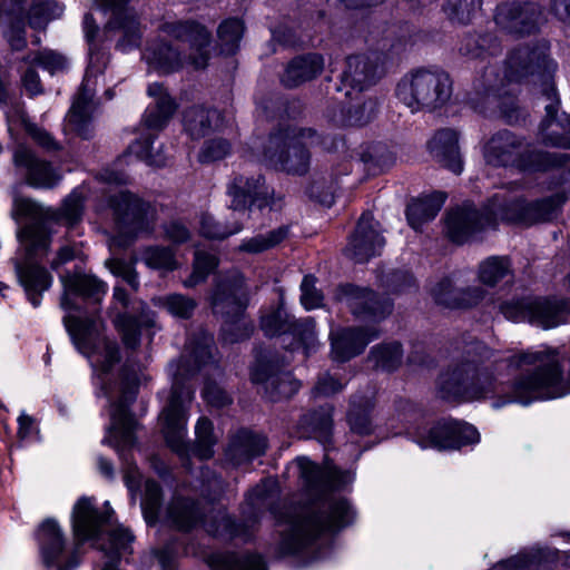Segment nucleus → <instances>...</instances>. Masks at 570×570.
<instances>
[{
    "mask_svg": "<svg viewBox=\"0 0 570 570\" xmlns=\"http://www.w3.org/2000/svg\"><path fill=\"white\" fill-rule=\"evenodd\" d=\"M492 352L481 342H472L464 348V358L451 372L440 377L439 386L444 399L476 401L494 399L499 409L512 402L529 404L535 400L561 396V367L556 350L541 347L513 353L494 361Z\"/></svg>",
    "mask_w": 570,
    "mask_h": 570,
    "instance_id": "1",
    "label": "nucleus"
},
{
    "mask_svg": "<svg viewBox=\"0 0 570 570\" xmlns=\"http://www.w3.org/2000/svg\"><path fill=\"white\" fill-rule=\"evenodd\" d=\"M556 63L549 58L543 46L529 45L515 48L505 62L504 78L509 81H521L529 76H537L539 86V100L543 104L546 118L540 125L541 141L546 146L570 148V119L567 120L564 135L561 124L556 121L560 99L552 81Z\"/></svg>",
    "mask_w": 570,
    "mask_h": 570,
    "instance_id": "2",
    "label": "nucleus"
},
{
    "mask_svg": "<svg viewBox=\"0 0 570 570\" xmlns=\"http://www.w3.org/2000/svg\"><path fill=\"white\" fill-rule=\"evenodd\" d=\"M213 337L202 333L199 337L190 340L177 363L169 365L173 376L171 395L168 405L161 412L163 432L167 444L179 455L187 454L185 442L187 410L194 396L193 389L187 384L202 365L213 357Z\"/></svg>",
    "mask_w": 570,
    "mask_h": 570,
    "instance_id": "3",
    "label": "nucleus"
},
{
    "mask_svg": "<svg viewBox=\"0 0 570 570\" xmlns=\"http://www.w3.org/2000/svg\"><path fill=\"white\" fill-rule=\"evenodd\" d=\"M13 212L19 217L30 218L18 234L24 249L23 257L14 263L19 282L24 287L30 303L37 307L40 305L41 293L47 291L52 282L46 268L37 263L39 257L47 254L50 238L42 222L43 208L30 198L16 197Z\"/></svg>",
    "mask_w": 570,
    "mask_h": 570,
    "instance_id": "4",
    "label": "nucleus"
},
{
    "mask_svg": "<svg viewBox=\"0 0 570 570\" xmlns=\"http://www.w3.org/2000/svg\"><path fill=\"white\" fill-rule=\"evenodd\" d=\"M104 522L105 515L94 507L89 499L78 500L72 512V530L76 542L75 547L68 551L59 524L52 519L43 521L38 530V542L43 564L55 567L57 570L77 568L80 546L87 540L97 538Z\"/></svg>",
    "mask_w": 570,
    "mask_h": 570,
    "instance_id": "5",
    "label": "nucleus"
},
{
    "mask_svg": "<svg viewBox=\"0 0 570 570\" xmlns=\"http://www.w3.org/2000/svg\"><path fill=\"white\" fill-rule=\"evenodd\" d=\"M353 510L346 499L330 498L317 509L306 508L289 515L282 532L279 552L297 554L313 546L325 531L335 530L348 524L353 519Z\"/></svg>",
    "mask_w": 570,
    "mask_h": 570,
    "instance_id": "6",
    "label": "nucleus"
},
{
    "mask_svg": "<svg viewBox=\"0 0 570 570\" xmlns=\"http://www.w3.org/2000/svg\"><path fill=\"white\" fill-rule=\"evenodd\" d=\"M164 33L175 38L180 42L189 43L195 53L185 57L179 47H174L167 42H155L150 45L144 58L150 69L158 73H171L178 71L186 65L195 69H202L207 66L209 52L207 50L210 43V32L202 24L195 21H175L166 22L161 26Z\"/></svg>",
    "mask_w": 570,
    "mask_h": 570,
    "instance_id": "7",
    "label": "nucleus"
},
{
    "mask_svg": "<svg viewBox=\"0 0 570 570\" xmlns=\"http://www.w3.org/2000/svg\"><path fill=\"white\" fill-rule=\"evenodd\" d=\"M336 138L322 137L312 128L287 127L273 132L261 160L288 174H304L309 166L307 147L321 145L326 150L337 148Z\"/></svg>",
    "mask_w": 570,
    "mask_h": 570,
    "instance_id": "8",
    "label": "nucleus"
},
{
    "mask_svg": "<svg viewBox=\"0 0 570 570\" xmlns=\"http://www.w3.org/2000/svg\"><path fill=\"white\" fill-rule=\"evenodd\" d=\"M483 156L491 166L512 167L519 171H543L570 160V155L566 153L531 150L522 137L509 130L492 135L483 147Z\"/></svg>",
    "mask_w": 570,
    "mask_h": 570,
    "instance_id": "9",
    "label": "nucleus"
},
{
    "mask_svg": "<svg viewBox=\"0 0 570 570\" xmlns=\"http://www.w3.org/2000/svg\"><path fill=\"white\" fill-rule=\"evenodd\" d=\"M248 289L244 277L237 271L222 277L216 283L212 295V308L222 317V335L228 343L246 340L254 331V325L246 316Z\"/></svg>",
    "mask_w": 570,
    "mask_h": 570,
    "instance_id": "10",
    "label": "nucleus"
},
{
    "mask_svg": "<svg viewBox=\"0 0 570 570\" xmlns=\"http://www.w3.org/2000/svg\"><path fill=\"white\" fill-rule=\"evenodd\" d=\"M395 95L399 101L412 112L431 111L449 101L452 95V82L445 72L417 69L399 81Z\"/></svg>",
    "mask_w": 570,
    "mask_h": 570,
    "instance_id": "11",
    "label": "nucleus"
},
{
    "mask_svg": "<svg viewBox=\"0 0 570 570\" xmlns=\"http://www.w3.org/2000/svg\"><path fill=\"white\" fill-rule=\"evenodd\" d=\"M65 326L76 348L86 357L100 355L101 371L108 373L119 362V348L116 342L101 334V323L92 317H77L67 315Z\"/></svg>",
    "mask_w": 570,
    "mask_h": 570,
    "instance_id": "12",
    "label": "nucleus"
},
{
    "mask_svg": "<svg viewBox=\"0 0 570 570\" xmlns=\"http://www.w3.org/2000/svg\"><path fill=\"white\" fill-rule=\"evenodd\" d=\"M521 184L510 183L505 189L492 196L493 207H498L500 220L534 224L553 218L557 208L562 203L561 197L554 195L539 200L527 203L524 198L512 195Z\"/></svg>",
    "mask_w": 570,
    "mask_h": 570,
    "instance_id": "13",
    "label": "nucleus"
},
{
    "mask_svg": "<svg viewBox=\"0 0 570 570\" xmlns=\"http://www.w3.org/2000/svg\"><path fill=\"white\" fill-rule=\"evenodd\" d=\"M500 311L508 320H529L531 323L550 328L567 321L570 314V302L566 299L523 298L502 303Z\"/></svg>",
    "mask_w": 570,
    "mask_h": 570,
    "instance_id": "14",
    "label": "nucleus"
},
{
    "mask_svg": "<svg viewBox=\"0 0 570 570\" xmlns=\"http://www.w3.org/2000/svg\"><path fill=\"white\" fill-rule=\"evenodd\" d=\"M107 61L108 57L104 52H91L86 76L67 115L68 128L83 138H88L90 132L89 125L95 109L96 77L104 71Z\"/></svg>",
    "mask_w": 570,
    "mask_h": 570,
    "instance_id": "15",
    "label": "nucleus"
},
{
    "mask_svg": "<svg viewBox=\"0 0 570 570\" xmlns=\"http://www.w3.org/2000/svg\"><path fill=\"white\" fill-rule=\"evenodd\" d=\"M120 233L131 239L150 234L156 222V209L129 191H120L110 198Z\"/></svg>",
    "mask_w": 570,
    "mask_h": 570,
    "instance_id": "16",
    "label": "nucleus"
},
{
    "mask_svg": "<svg viewBox=\"0 0 570 570\" xmlns=\"http://www.w3.org/2000/svg\"><path fill=\"white\" fill-rule=\"evenodd\" d=\"M136 395L135 379L124 376L120 384V397L111 404V422L104 442L114 446L118 452L135 444L134 431L136 421L128 412V405ZM122 456V453H120Z\"/></svg>",
    "mask_w": 570,
    "mask_h": 570,
    "instance_id": "17",
    "label": "nucleus"
},
{
    "mask_svg": "<svg viewBox=\"0 0 570 570\" xmlns=\"http://www.w3.org/2000/svg\"><path fill=\"white\" fill-rule=\"evenodd\" d=\"M479 439L480 434L473 425L454 420L440 421L417 435L422 448L438 450L459 449Z\"/></svg>",
    "mask_w": 570,
    "mask_h": 570,
    "instance_id": "18",
    "label": "nucleus"
},
{
    "mask_svg": "<svg viewBox=\"0 0 570 570\" xmlns=\"http://www.w3.org/2000/svg\"><path fill=\"white\" fill-rule=\"evenodd\" d=\"M227 194L230 196V208L234 212H245L248 206L259 209L274 205L273 189L265 184L262 175L237 174L228 184Z\"/></svg>",
    "mask_w": 570,
    "mask_h": 570,
    "instance_id": "19",
    "label": "nucleus"
},
{
    "mask_svg": "<svg viewBox=\"0 0 570 570\" xmlns=\"http://www.w3.org/2000/svg\"><path fill=\"white\" fill-rule=\"evenodd\" d=\"M495 214H498V207H493L492 198L484 208V213H479L472 205L456 208L448 215V235L453 242L463 243L474 233L494 226L500 220Z\"/></svg>",
    "mask_w": 570,
    "mask_h": 570,
    "instance_id": "20",
    "label": "nucleus"
},
{
    "mask_svg": "<svg viewBox=\"0 0 570 570\" xmlns=\"http://www.w3.org/2000/svg\"><path fill=\"white\" fill-rule=\"evenodd\" d=\"M336 298L346 304L353 315L363 320H382L392 312L393 306L389 298H380L373 291L354 285L341 286Z\"/></svg>",
    "mask_w": 570,
    "mask_h": 570,
    "instance_id": "21",
    "label": "nucleus"
},
{
    "mask_svg": "<svg viewBox=\"0 0 570 570\" xmlns=\"http://www.w3.org/2000/svg\"><path fill=\"white\" fill-rule=\"evenodd\" d=\"M385 239L380 233L379 223L371 213H364L350 237L345 255L355 263H365L382 253Z\"/></svg>",
    "mask_w": 570,
    "mask_h": 570,
    "instance_id": "22",
    "label": "nucleus"
},
{
    "mask_svg": "<svg viewBox=\"0 0 570 570\" xmlns=\"http://www.w3.org/2000/svg\"><path fill=\"white\" fill-rule=\"evenodd\" d=\"M540 17L541 10L537 3L513 1L499 4L494 20L510 33L530 35L537 30Z\"/></svg>",
    "mask_w": 570,
    "mask_h": 570,
    "instance_id": "23",
    "label": "nucleus"
},
{
    "mask_svg": "<svg viewBox=\"0 0 570 570\" xmlns=\"http://www.w3.org/2000/svg\"><path fill=\"white\" fill-rule=\"evenodd\" d=\"M124 2L125 0H95L98 8L112 12L108 24L120 33L117 48L128 51L140 45L141 31L135 12L125 8Z\"/></svg>",
    "mask_w": 570,
    "mask_h": 570,
    "instance_id": "24",
    "label": "nucleus"
},
{
    "mask_svg": "<svg viewBox=\"0 0 570 570\" xmlns=\"http://www.w3.org/2000/svg\"><path fill=\"white\" fill-rule=\"evenodd\" d=\"M16 169L22 173L28 185L36 188H52L60 180L59 174L50 163L39 159L36 154L23 145L17 146L12 155Z\"/></svg>",
    "mask_w": 570,
    "mask_h": 570,
    "instance_id": "25",
    "label": "nucleus"
},
{
    "mask_svg": "<svg viewBox=\"0 0 570 570\" xmlns=\"http://www.w3.org/2000/svg\"><path fill=\"white\" fill-rule=\"evenodd\" d=\"M252 381L263 384L272 401L291 397L301 387V383L289 372L279 371L265 362H258L253 368Z\"/></svg>",
    "mask_w": 570,
    "mask_h": 570,
    "instance_id": "26",
    "label": "nucleus"
},
{
    "mask_svg": "<svg viewBox=\"0 0 570 570\" xmlns=\"http://www.w3.org/2000/svg\"><path fill=\"white\" fill-rule=\"evenodd\" d=\"M380 336L374 327H348L332 334V355L335 361L345 362L358 355L365 346Z\"/></svg>",
    "mask_w": 570,
    "mask_h": 570,
    "instance_id": "27",
    "label": "nucleus"
},
{
    "mask_svg": "<svg viewBox=\"0 0 570 570\" xmlns=\"http://www.w3.org/2000/svg\"><path fill=\"white\" fill-rule=\"evenodd\" d=\"M347 109L335 107L328 111L330 120L336 126H364L368 124L377 112V100L373 97H365L362 92H355L354 96L350 91Z\"/></svg>",
    "mask_w": 570,
    "mask_h": 570,
    "instance_id": "28",
    "label": "nucleus"
},
{
    "mask_svg": "<svg viewBox=\"0 0 570 570\" xmlns=\"http://www.w3.org/2000/svg\"><path fill=\"white\" fill-rule=\"evenodd\" d=\"M379 78V57L376 55H354L346 58L342 72V83L355 92H362Z\"/></svg>",
    "mask_w": 570,
    "mask_h": 570,
    "instance_id": "29",
    "label": "nucleus"
},
{
    "mask_svg": "<svg viewBox=\"0 0 570 570\" xmlns=\"http://www.w3.org/2000/svg\"><path fill=\"white\" fill-rule=\"evenodd\" d=\"M301 476L311 490L325 492L342 487L348 481V474L335 466L320 468L307 458L297 459Z\"/></svg>",
    "mask_w": 570,
    "mask_h": 570,
    "instance_id": "30",
    "label": "nucleus"
},
{
    "mask_svg": "<svg viewBox=\"0 0 570 570\" xmlns=\"http://www.w3.org/2000/svg\"><path fill=\"white\" fill-rule=\"evenodd\" d=\"M435 302L450 308H466L479 304L485 297L481 286L455 289L451 279L440 281L431 291Z\"/></svg>",
    "mask_w": 570,
    "mask_h": 570,
    "instance_id": "31",
    "label": "nucleus"
},
{
    "mask_svg": "<svg viewBox=\"0 0 570 570\" xmlns=\"http://www.w3.org/2000/svg\"><path fill=\"white\" fill-rule=\"evenodd\" d=\"M458 141V132L444 128L438 130L428 144L432 156L454 174H460L463 169Z\"/></svg>",
    "mask_w": 570,
    "mask_h": 570,
    "instance_id": "32",
    "label": "nucleus"
},
{
    "mask_svg": "<svg viewBox=\"0 0 570 570\" xmlns=\"http://www.w3.org/2000/svg\"><path fill=\"white\" fill-rule=\"evenodd\" d=\"M266 449L267 441L265 436L240 430L232 436L226 456L234 465H242L263 455Z\"/></svg>",
    "mask_w": 570,
    "mask_h": 570,
    "instance_id": "33",
    "label": "nucleus"
},
{
    "mask_svg": "<svg viewBox=\"0 0 570 570\" xmlns=\"http://www.w3.org/2000/svg\"><path fill=\"white\" fill-rule=\"evenodd\" d=\"M148 95L155 98V106L147 108L142 117V126L148 130L159 131L168 124L177 109L174 99L165 91L161 83H151Z\"/></svg>",
    "mask_w": 570,
    "mask_h": 570,
    "instance_id": "34",
    "label": "nucleus"
},
{
    "mask_svg": "<svg viewBox=\"0 0 570 570\" xmlns=\"http://www.w3.org/2000/svg\"><path fill=\"white\" fill-rule=\"evenodd\" d=\"M60 278L65 288L60 302L63 309L73 308V305L69 301V294H77L98 303L107 291L106 285L91 275H62Z\"/></svg>",
    "mask_w": 570,
    "mask_h": 570,
    "instance_id": "35",
    "label": "nucleus"
},
{
    "mask_svg": "<svg viewBox=\"0 0 570 570\" xmlns=\"http://www.w3.org/2000/svg\"><path fill=\"white\" fill-rule=\"evenodd\" d=\"M222 115L217 109L191 106L184 111L183 125L193 139H200L222 126Z\"/></svg>",
    "mask_w": 570,
    "mask_h": 570,
    "instance_id": "36",
    "label": "nucleus"
},
{
    "mask_svg": "<svg viewBox=\"0 0 570 570\" xmlns=\"http://www.w3.org/2000/svg\"><path fill=\"white\" fill-rule=\"evenodd\" d=\"M323 68L324 59L321 55L311 53L297 57L287 65L281 81L287 88H295L314 79Z\"/></svg>",
    "mask_w": 570,
    "mask_h": 570,
    "instance_id": "37",
    "label": "nucleus"
},
{
    "mask_svg": "<svg viewBox=\"0 0 570 570\" xmlns=\"http://www.w3.org/2000/svg\"><path fill=\"white\" fill-rule=\"evenodd\" d=\"M6 24L3 36L12 50L20 51L27 47L26 38V13L21 2L16 1L12 8L0 12V23Z\"/></svg>",
    "mask_w": 570,
    "mask_h": 570,
    "instance_id": "38",
    "label": "nucleus"
},
{
    "mask_svg": "<svg viewBox=\"0 0 570 570\" xmlns=\"http://www.w3.org/2000/svg\"><path fill=\"white\" fill-rule=\"evenodd\" d=\"M446 199V195L441 191L413 200L406 209V216L410 225L417 229L423 223L433 219L440 212Z\"/></svg>",
    "mask_w": 570,
    "mask_h": 570,
    "instance_id": "39",
    "label": "nucleus"
},
{
    "mask_svg": "<svg viewBox=\"0 0 570 570\" xmlns=\"http://www.w3.org/2000/svg\"><path fill=\"white\" fill-rule=\"evenodd\" d=\"M332 409L321 407L302 417L299 422L301 435L304 438H315L321 443H328L332 433Z\"/></svg>",
    "mask_w": 570,
    "mask_h": 570,
    "instance_id": "40",
    "label": "nucleus"
},
{
    "mask_svg": "<svg viewBox=\"0 0 570 570\" xmlns=\"http://www.w3.org/2000/svg\"><path fill=\"white\" fill-rule=\"evenodd\" d=\"M501 50L498 38L492 33L466 35L460 42L459 51L469 59H487Z\"/></svg>",
    "mask_w": 570,
    "mask_h": 570,
    "instance_id": "41",
    "label": "nucleus"
},
{
    "mask_svg": "<svg viewBox=\"0 0 570 570\" xmlns=\"http://www.w3.org/2000/svg\"><path fill=\"white\" fill-rule=\"evenodd\" d=\"M202 518L199 507L188 499H177L168 507V519L179 530L187 531L195 527Z\"/></svg>",
    "mask_w": 570,
    "mask_h": 570,
    "instance_id": "42",
    "label": "nucleus"
},
{
    "mask_svg": "<svg viewBox=\"0 0 570 570\" xmlns=\"http://www.w3.org/2000/svg\"><path fill=\"white\" fill-rule=\"evenodd\" d=\"M62 13L63 6L56 0H32L26 17L30 28L40 30L51 20L60 18Z\"/></svg>",
    "mask_w": 570,
    "mask_h": 570,
    "instance_id": "43",
    "label": "nucleus"
},
{
    "mask_svg": "<svg viewBox=\"0 0 570 570\" xmlns=\"http://www.w3.org/2000/svg\"><path fill=\"white\" fill-rule=\"evenodd\" d=\"M374 403L370 396H353L348 411V424L355 433L368 434L372 431L370 411Z\"/></svg>",
    "mask_w": 570,
    "mask_h": 570,
    "instance_id": "44",
    "label": "nucleus"
},
{
    "mask_svg": "<svg viewBox=\"0 0 570 570\" xmlns=\"http://www.w3.org/2000/svg\"><path fill=\"white\" fill-rule=\"evenodd\" d=\"M210 566L217 570H266L259 556L238 557L235 553H219L210 558Z\"/></svg>",
    "mask_w": 570,
    "mask_h": 570,
    "instance_id": "45",
    "label": "nucleus"
},
{
    "mask_svg": "<svg viewBox=\"0 0 570 570\" xmlns=\"http://www.w3.org/2000/svg\"><path fill=\"white\" fill-rule=\"evenodd\" d=\"M403 358L402 346L397 342L382 343L371 350L368 360L373 366L383 371L396 370Z\"/></svg>",
    "mask_w": 570,
    "mask_h": 570,
    "instance_id": "46",
    "label": "nucleus"
},
{
    "mask_svg": "<svg viewBox=\"0 0 570 570\" xmlns=\"http://www.w3.org/2000/svg\"><path fill=\"white\" fill-rule=\"evenodd\" d=\"M288 235L289 227L279 226L266 234H259L243 240V243L239 245V249L250 254H258L277 246L283 240H285Z\"/></svg>",
    "mask_w": 570,
    "mask_h": 570,
    "instance_id": "47",
    "label": "nucleus"
},
{
    "mask_svg": "<svg viewBox=\"0 0 570 570\" xmlns=\"http://www.w3.org/2000/svg\"><path fill=\"white\" fill-rule=\"evenodd\" d=\"M244 29L243 21L237 18L226 19L218 26L217 36L222 52L233 55L237 51Z\"/></svg>",
    "mask_w": 570,
    "mask_h": 570,
    "instance_id": "48",
    "label": "nucleus"
},
{
    "mask_svg": "<svg viewBox=\"0 0 570 570\" xmlns=\"http://www.w3.org/2000/svg\"><path fill=\"white\" fill-rule=\"evenodd\" d=\"M511 275L510 263L504 257H490L479 266V279L488 286H495Z\"/></svg>",
    "mask_w": 570,
    "mask_h": 570,
    "instance_id": "49",
    "label": "nucleus"
},
{
    "mask_svg": "<svg viewBox=\"0 0 570 570\" xmlns=\"http://www.w3.org/2000/svg\"><path fill=\"white\" fill-rule=\"evenodd\" d=\"M141 258L148 267L154 269L168 272L178 266L175 252L169 246H148L142 249Z\"/></svg>",
    "mask_w": 570,
    "mask_h": 570,
    "instance_id": "50",
    "label": "nucleus"
},
{
    "mask_svg": "<svg viewBox=\"0 0 570 570\" xmlns=\"http://www.w3.org/2000/svg\"><path fill=\"white\" fill-rule=\"evenodd\" d=\"M157 304L174 317L184 320L190 318L197 307L194 298L178 293L159 297Z\"/></svg>",
    "mask_w": 570,
    "mask_h": 570,
    "instance_id": "51",
    "label": "nucleus"
},
{
    "mask_svg": "<svg viewBox=\"0 0 570 570\" xmlns=\"http://www.w3.org/2000/svg\"><path fill=\"white\" fill-rule=\"evenodd\" d=\"M482 0H449L443 10L453 23L466 24L481 9Z\"/></svg>",
    "mask_w": 570,
    "mask_h": 570,
    "instance_id": "52",
    "label": "nucleus"
},
{
    "mask_svg": "<svg viewBox=\"0 0 570 570\" xmlns=\"http://www.w3.org/2000/svg\"><path fill=\"white\" fill-rule=\"evenodd\" d=\"M243 229L239 222L232 225H223L209 214H202L199 218V233L210 239H224L230 235L237 234Z\"/></svg>",
    "mask_w": 570,
    "mask_h": 570,
    "instance_id": "53",
    "label": "nucleus"
},
{
    "mask_svg": "<svg viewBox=\"0 0 570 570\" xmlns=\"http://www.w3.org/2000/svg\"><path fill=\"white\" fill-rule=\"evenodd\" d=\"M213 423L206 419L200 417L196 424V444L195 454L202 460L209 459L214 455L213 446L216 443V438L213 433Z\"/></svg>",
    "mask_w": 570,
    "mask_h": 570,
    "instance_id": "54",
    "label": "nucleus"
},
{
    "mask_svg": "<svg viewBox=\"0 0 570 570\" xmlns=\"http://www.w3.org/2000/svg\"><path fill=\"white\" fill-rule=\"evenodd\" d=\"M216 522L217 525L207 524L206 528V530L214 535L226 537L228 539L242 538L244 540L249 539L252 535L249 527L236 523L226 514H222Z\"/></svg>",
    "mask_w": 570,
    "mask_h": 570,
    "instance_id": "55",
    "label": "nucleus"
},
{
    "mask_svg": "<svg viewBox=\"0 0 570 570\" xmlns=\"http://www.w3.org/2000/svg\"><path fill=\"white\" fill-rule=\"evenodd\" d=\"M294 320L282 308L262 316L261 327L268 336L285 335L292 328Z\"/></svg>",
    "mask_w": 570,
    "mask_h": 570,
    "instance_id": "56",
    "label": "nucleus"
},
{
    "mask_svg": "<svg viewBox=\"0 0 570 570\" xmlns=\"http://www.w3.org/2000/svg\"><path fill=\"white\" fill-rule=\"evenodd\" d=\"M217 264L218 261L216 256L196 250L193 273L184 281V286L194 287L199 283H203Z\"/></svg>",
    "mask_w": 570,
    "mask_h": 570,
    "instance_id": "57",
    "label": "nucleus"
},
{
    "mask_svg": "<svg viewBox=\"0 0 570 570\" xmlns=\"http://www.w3.org/2000/svg\"><path fill=\"white\" fill-rule=\"evenodd\" d=\"M24 61L31 66H39L51 75L60 72L67 67V59L52 50H42L28 55Z\"/></svg>",
    "mask_w": 570,
    "mask_h": 570,
    "instance_id": "58",
    "label": "nucleus"
},
{
    "mask_svg": "<svg viewBox=\"0 0 570 570\" xmlns=\"http://www.w3.org/2000/svg\"><path fill=\"white\" fill-rule=\"evenodd\" d=\"M161 508V489L155 481L148 480L145 484V494L141 501L144 517L148 523H155Z\"/></svg>",
    "mask_w": 570,
    "mask_h": 570,
    "instance_id": "59",
    "label": "nucleus"
},
{
    "mask_svg": "<svg viewBox=\"0 0 570 570\" xmlns=\"http://www.w3.org/2000/svg\"><path fill=\"white\" fill-rule=\"evenodd\" d=\"M232 151V144L223 138L215 137L206 140L198 154V160L203 164L218 161L228 156Z\"/></svg>",
    "mask_w": 570,
    "mask_h": 570,
    "instance_id": "60",
    "label": "nucleus"
},
{
    "mask_svg": "<svg viewBox=\"0 0 570 570\" xmlns=\"http://www.w3.org/2000/svg\"><path fill=\"white\" fill-rule=\"evenodd\" d=\"M154 136L148 134L129 146V153L135 154L139 159L149 165L161 167L166 164V157L159 151L154 153Z\"/></svg>",
    "mask_w": 570,
    "mask_h": 570,
    "instance_id": "61",
    "label": "nucleus"
},
{
    "mask_svg": "<svg viewBox=\"0 0 570 570\" xmlns=\"http://www.w3.org/2000/svg\"><path fill=\"white\" fill-rule=\"evenodd\" d=\"M114 324L121 333L122 342L128 348H136L140 343V327L138 321L127 314H120Z\"/></svg>",
    "mask_w": 570,
    "mask_h": 570,
    "instance_id": "62",
    "label": "nucleus"
},
{
    "mask_svg": "<svg viewBox=\"0 0 570 570\" xmlns=\"http://www.w3.org/2000/svg\"><path fill=\"white\" fill-rule=\"evenodd\" d=\"M308 354L316 346L315 323L312 318L295 321L289 332Z\"/></svg>",
    "mask_w": 570,
    "mask_h": 570,
    "instance_id": "63",
    "label": "nucleus"
},
{
    "mask_svg": "<svg viewBox=\"0 0 570 570\" xmlns=\"http://www.w3.org/2000/svg\"><path fill=\"white\" fill-rule=\"evenodd\" d=\"M383 286L392 293H405L415 287L413 276L405 271H393L382 278Z\"/></svg>",
    "mask_w": 570,
    "mask_h": 570,
    "instance_id": "64",
    "label": "nucleus"
}]
</instances>
